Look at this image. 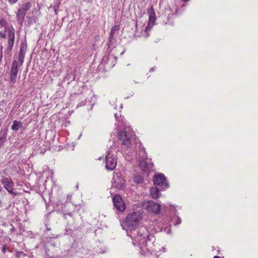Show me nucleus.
<instances>
[{"mask_svg":"<svg viewBox=\"0 0 258 258\" xmlns=\"http://www.w3.org/2000/svg\"><path fill=\"white\" fill-rule=\"evenodd\" d=\"M139 166L145 172L148 171L152 165L148 164L145 160H142L139 162Z\"/></svg>","mask_w":258,"mask_h":258,"instance_id":"14","label":"nucleus"},{"mask_svg":"<svg viewBox=\"0 0 258 258\" xmlns=\"http://www.w3.org/2000/svg\"><path fill=\"white\" fill-rule=\"evenodd\" d=\"M150 194L152 198H158L160 195L159 192V189L158 187L151 188L150 189Z\"/></svg>","mask_w":258,"mask_h":258,"instance_id":"15","label":"nucleus"},{"mask_svg":"<svg viewBox=\"0 0 258 258\" xmlns=\"http://www.w3.org/2000/svg\"><path fill=\"white\" fill-rule=\"evenodd\" d=\"M154 69L153 68H152L150 70V72H153L154 71Z\"/></svg>","mask_w":258,"mask_h":258,"instance_id":"33","label":"nucleus"},{"mask_svg":"<svg viewBox=\"0 0 258 258\" xmlns=\"http://www.w3.org/2000/svg\"><path fill=\"white\" fill-rule=\"evenodd\" d=\"M143 207L149 212L158 214L160 211V205L153 201H148L144 203Z\"/></svg>","mask_w":258,"mask_h":258,"instance_id":"4","label":"nucleus"},{"mask_svg":"<svg viewBox=\"0 0 258 258\" xmlns=\"http://www.w3.org/2000/svg\"><path fill=\"white\" fill-rule=\"evenodd\" d=\"M60 2L59 1H56V2L55 3V4H54V5L53 6V9H58L59 7L60 6Z\"/></svg>","mask_w":258,"mask_h":258,"instance_id":"24","label":"nucleus"},{"mask_svg":"<svg viewBox=\"0 0 258 258\" xmlns=\"http://www.w3.org/2000/svg\"><path fill=\"white\" fill-rule=\"evenodd\" d=\"M117 136L118 140L121 142L122 145H124L127 148L130 146L132 135L130 133H127L125 130L119 132Z\"/></svg>","mask_w":258,"mask_h":258,"instance_id":"3","label":"nucleus"},{"mask_svg":"<svg viewBox=\"0 0 258 258\" xmlns=\"http://www.w3.org/2000/svg\"><path fill=\"white\" fill-rule=\"evenodd\" d=\"M114 34V32L110 31V33H109V39H108V41L109 43H108V45H110L112 42Z\"/></svg>","mask_w":258,"mask_h":258,"instance_id":"21","label":"nucleus"},{"mask_svg":"<svg viewBox=\"0 0 258 258\" xmlns=\"http://www.w3.org/2000/svg\"><path fill=\"white\" fill-rule=\"evenodd\" d=\"M8 32L7 38V47L5 51V56L8 57L11 56V51L13 49V47L14 44L15 38V29L12 26L10 27L7 30Z\"/></svg>","mask_w":258,"mask_h":258,"instance_id":"1","label":"nucleus"},{"mask_svg":"<svg viewBox=\"0 0 258 258\" xmlns=\"http://www.w3.org/2000/svg\"><path fill=\"white\" fill-rule=\"evenodd\" d=\"M178 222H179V223H181V220L179 221H178Z\"/></svg>","mask_w":258,"mask_h":258,"instance_id":"37","label":"nucleus"},{"mask_svg":"<svg viewBox=\"0 0 258 258\" xmlns=\"http://www.w3.org/2000/svg\"><path fill=\"white\" fill-rule=\"evenodd\" d=\"M3 46H1L0 47V56L3 55Z\"/></svg>","mask_w":258,"mask_h":258,"instance_id":"31","label":"nucleus"},{"mask_svg":"<svg viewBox=\"0 0 258 258\" xmlns=\"http://www.w3.org/2000/svg\"><path fill=\"white\" fill-rule=\"evenodd\" d=\"M106 168L109 170H112L114 169L117 165V159L116 156L111 155L108 153L107 155L106 156Z\"/></svg>","mask_w":258,"mask_h":258,"instance_id":"7","label":"nucleus"},{"mask_svg":"<svg viewBox=\"0 0 258 258\" xmlns=\"http://www.w3.org/2000/svg\"><path fill=\"white\" fill-rule=\"evenodd\" d=\"M138 233L137 236L135 237V240L140 244L145 242L148 236L146 228L144 227H141L139 229Z\"/></svg>","mask_w":258,"mask_h":258,"instance_id":"6","label":"nucleus"},{"mask_svg":"<svg viewBox=\"0 0 258 258\" xmlns=\"http://www.w3.org/2000/svg\"><path fill=\"white\" fill-rule=\"evenodd\" d=\"M3 188L0 187V192L2 190Z\"/></svg>","mask_w":258,"mask_h":258,"instance_id":"36","label":"nucleus"},{"mask_svg":"<svg viewBox=\"0 0 258 258\" xmlns=\"http://www.w3.org/2000/svg\"><path fill=\"white\" fill-rule=\"evenodd\" d=\"M182 1H183V2H187V1H188L189 0H182Z\"/></svg>","mask_w":258,"mask_h":258,"instance_id":"35","label":"nucleus"},{"mask_svg":"<svg viewBox=\"0 0 258 258\" xmlns=\"http://www.w3.org/2000/svg\"><path fill=\"white\" fill-rule=\"evenodd\" d=\"M26 254L23 251H18L16 253V256L17 258H20L21 256H25Z\"/></svg>","mask_w":258,"mask_h":258,"instance_id":"22","label":"nucleus"},{"mask_svg":"<svg viewBox=\"0 0 258 258\" xmlns=\"http://www.w3.org/2000/svg\"><path fill=\"white\" fill-rule=\"evenodd\" d=\"M114 116L116 120H118L119 121H122L123 117H121L120 114H118L117 113H115Z\"/></svg>","mask_w":258,"mask_h":258,"instance_id":"25","label":"nucleus"},{"mask_svg":"<svg viewBox=\"0 0 258 258\" xmlns=\"http://www.w3.org/2000/svg\"><path fill=\"white\" fill-rule=\"evenodd\" d=\"M140 216L137 212L129 214L125 219V223L128 228L131 230L138 225Z\"/></svg>","mask_w":258,"mask_h":258,"instance_id":"2","label":"nucleus"},{"mask_svg":"<svg viewBox=\"0 0 258 258\" xmlns=\"http://www.w3.org/2000/svg\"><path fill=\"white\" fill-rule=\"evenodd\" d=\"M27 48V43L25 41H23L21 43L20 46V50L18 55V62H19V66L21 67L24 61V57Z\"/></svg>","mask_w":258,"mask_h":258,"instance_id":"11","label":"nucleus"},{"mask_svg":"<svg viewBox=\"0 0 258 258\" xmlns=\"http://www.w3.org/2000/svg\"><path fill=\"white\" fill-rule=\"evenodd\" d=\"M31 5L29 2L24 4L20 9L27 12V11L31 8Z\"/></svg>","mask_w":258,"mask_h":258,"instance_id":"19","label":"nucleus"},{"mask_svg":"<svg viewBox=\"0 0 258 258\" xmlns=\"http://www.w3.org/2000/svg\"><path fill=\"white\" fill-rule=\"evenodd\" d=\"M19 62L16 60H14L12 63L10 73V80L11 83H15L16 82V77L19 71Z\"/></svg>","mask_w":258,"mask_h":258,"instance_id":"5","label":"nucleus"},{"mask_svg":"<svg viewBox=\"0 0 258 258\" xmlns=\"http://www.w3.org/2000/svg\"><path fill=\"white\" fill-rule=\"evenodd\" d=\"M214 258H221V257L220 256H215L214 257Z\"/></svg>","mask_w":258,"mask_h":258,"instance_id":"34","label":"nucleus"},{"mask_svg":"<svg viewBox=\"0 0 258 258\" xmlns=\"http://www.w3.org/2000/svg\"><path fill=\"white\" fill-rule=\"evenodd\" d=\"M178 222H179V223H181V220L179 221H178Z\"/></svg>","mask_w":258,"mask_h":258,"instance_id":"38","label":"nucleus"},{"mask_svg":"<svg viewBox=\"0 0 258 258\" xmlns=\"http://www.w3.org/2000/svg\"><path fill=\"white\" fill-rule=\"evenodd\" d=\"M7 24H8V23L5 19H1L0 20V25L2 27H5V32H7V30H8V29H9L10 28V27H7Z\"/></svg>","mask_w":258,"mask_h":258,"instance_id":"20","label":"nucleus"},{"mask_svg":"<svg viewBox=\"0 0 258 258\" xmlns=\"http://www.w3.org/2000/svg\"><path fill=\"white\" fill-rule=\"evenodd\" d=\"M26 12L22 10L20 8L18 9V13L16 15L17 20L18 22L22 25L24 21L25 16Z\"/></svg>","mask_w":258,"mask_h":258,"instance_id":"13","label":"nucleus"},{"mask_svg":"<svg viewBox=\"0 0 258 258\" xmlns=\"http://www.w3.org/2000/svg\"><path fill=\"white\" fill-rule=\"evenodd\" d=\"M7 246L6 245H3L2 248V251L3 253H5L6 252Z\"/></svg>","mask_w":258,"mask_h":258,"instance_id":"29","label":"nucleus"},{"mask_svg":"<svg viewBox=\"0 0 258 258\" xmlns=\"http://www.w3.org/2000/svg\"><path fill=\"white\" fill-rule=\"evenodd\" d=\"M9 3L12 5L15 4L18 0H8Z\"/></svg>","mask_w":258,"mask_h":258,"instance_id":"30","label":"nucleus"},{"mask_svg":"<svg viewBox=\"0 0 258 258\" xmlns=\"http://www.w3.org/2000/svg\"><path fill=\"white\" fill-rule=\"evenodd\" d=\"M117 57L116 56H114L112 55H109L107 58V63L109 64L110 63L112 66H114L115 64L116 63Z\"/></svg>","mask_w":258,"mask_h":258,"instance_id":"18","label":"nucleus"},{"mask_svg":"<svg viewBox=\"0 0 258 258\" xmlns=\"http://www.w3.org/2000/svg\"><path fill=\"white\" fill-rule=\"evenodd\" d=\"M143 152H145V149H143Z\"/></svg>","mask_w":258,"mask_h":258,"instance_id":"39","label":"nucleus"},{"mask_svg":"<svg viewBox=\"0 0 258 258\" xmlns=\"http://www.w3.org/2000/svg\"><path fill=\"white\" fill-rule=\"evenodd\" d=\"M112 183L113 186L120 189L123 188L125 184V180L118 174L114 175Z\"/></svg>","mask_w":258,"mask_h":258,"instance_id":"12","label":"nucleus"},{"mask_svg":"<svg viewBox=\"0 0 258 258\" xmlns=\"http://www.w3.org/2000/svg\"><path fill=\"white\" fill-rule=\"evenodd\" d=\"M7 32H0V36L2 37L3 39H6L7 38V35L6 34Z\"/></svg>","mask_w":258,"mask_h":258,"instance_id":"26","label":"nucleus"},{"mask_svg":"<svg viewBox=\"0 0 258 258\" xmlns=\"http://www.w3.org/2000/svg\"><path fill=\"white\" fill-rule=\"evenodd\" d=\"M155 184L159 186L160 187L166 186L169 187V184L166 182V178L162 173L155 175L154 179Z\"/></svg>","mask_w":258,"mask_h":258,"instance_id":"8","label":"nucleus"},{"mask_svg":"<svg viewBox=\"0 0 258 258\" xmlns=\"http://www.w3.org/2000/svg\"><path fill=\"white\" fill-rule=\"evenodd\" d=\"M156 20V18L155 17V13L153 12V14H151L149 15V21L150 22H152L153 23L155 22Z\"/></svg>","mask_w":258,"mask_h":258,"instance_id":"23","label":"nucleus"},{"mask_svg":"<svg viewBox=\"0 0 258 258\" xmlns=\"http://www.w3.org/2000/svg\"><path fill=\"white\" fill-rule=\"evenodd\" d=\"M57 10L58 9H54V13L56 15H57V13H58Z\"/></svg>","mask_w":258,"mask_h":258,"instance_id":"32","label":"nucleus"},{"mask_svg":"<svg viewBox=\"0 0 258 258\" xmlns=\"http://www.w3.org/2000/svg\"><path fill=\"white\" fill-rule=\"evenodd\" d=\"M7 136V132L6 130L0 131V147L2 146L6 141Z\"/></svg>","mask_w":258,"mask_h":258,"instance_id":"16","label":"nucleus"},{"mask_svg":"<svg viewBox=\"0 0 258 258\" xmlns=\"http://www.w3.org/2000/svg\"><path fill=\"white\" fill-rule=\"evenodd\" d=\"M135 180L136 182H137L138 183H140L142 181V179L141 178H140V177H136L135 178Z\"/></svg>","mask_w":258,"mask_h":258,"instance_id":"28","label":"nucleus"},{"mask_svg":"<svg viewBox=\"0 0 258 258\" xmlns=\"http://www.w3.org/2000/svg\"><path fill=\"white\" fill-rule=\"evenodd\" d=\"M113 203L114 207L118 211H123L125 210V207L124 203L119 195H116L113 198Z\"/></svg>","mask_w":258,"mask_h":258,"instance_id":"9","label":"nucleus"},{"mask_svg":"<svg viewBox=\"0 0 258 258\" xmlns=\"http://www.w3.org/2000/svg\"><path fill=\"white\" fill-rule=\"evenodd\" d=\"M22 127V123H21L20 121L15 120L13 121V123L11 127L13 131H17L20 128H21Z\"/></svg>","mask_w":258,"mask_h":258,"instance_id":"17","label":"nucleus"},{"mask_svg":"<svg viewBox=\"0 0 258 258\" xmlns=\"http://www.w3.org/2000/svg\"><path fill=\"white\" fill-rule=\"evenodd\" d=\"M119 30V28L117 26H114L111 28V31L112 32H115Z\"/></svg>","mask_w":258,"mask_h":258,"instance_id":"27","label":"nucleus"},{"mask_svg":"<svg viewBox=\"0 0 258 258\" xmlns=\"http://www.w3.org/2000/svg\"><path fill=\"white\" fill-rule=\"evenodd\" d=\"M2 183L5 188L10 194L16 195V194L13 191V186L14 184L11 178L3 177Z\"/></svg>","mask_w":258,"mask_h":258,"instance_id":"10","label":"nucleus"}]
</instances>
